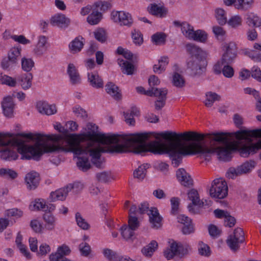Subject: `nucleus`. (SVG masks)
Segmentation results:
<instances>
[{
  "instance_id": "obj_44",
  "label": "nucleus",
  "mask_w": 261,
  "mask_h": 261,
  "mask_svg": "<svg viewBox=\"0 0 261 261\" xmlns=\"http://www.w3.org/2000/svg\"><path fill=\"white\" fill-rule=\"evenodd\" d=\"M190 39H193L201 42H204L207 39V35L205 32L199 30L194 32V35H193Z\"/></svg>"
},
{
  "instance_id": "obj_31",
  "label": "nucleus",
  "mask_w": 261,
  "mask_h": 261,
  "mask_svg": "<svg viewBox=\"0 0 261 261\" xmlns=\"http://www.w3.org/2000/svg\"><path fill=\"white\" fill-rule=\"evenodd\" d=\"M168 64V59L166 57H163L159 60L157 64H154L153 67V71L155 73H161L165 71L166 66Z\"/></svg>"
},
{
  "instance_id": "obj_41",
  "label": "nucleus",
  "mask_w": 261,
  "mask_h": 261,
  "mask_svg": "<svg viewBox=\"0 0 261 261\" xmlns=\"http://www.w3.org/2000/svg\"><path fill=\"white\" fill-rule=\"evenodd\" d=\"M216 17L218 23L221 25L225 24L227 22V18L225 11L221 8L216 9L215 10Z\"/></svg>"
},
{
  "instance_id": "obj_45",
  "label": "nucleus",
  "mask_w": 261,
  "mask_h": 261,
  "mask_svg": "<svg viewBox=\"0 0 261 261\" xmlns=\"http://www.w3.org/2000/svg\"><path fill=\"white\" fill-rule=\"evenodd\" d=\"M132 38L136 45H141L143 42V35L138 30H134L132 31Z\"/></svg>"
},
{
  "instance_id": "obj_55",
  "label": "nucleus",
  "mask_w": 261,
  "mask_h": 261,
  "mask_svg": "<svg viewBox=\"0 0 261 261\" xmlns=\"http://www.w3.org/2000/svg\"><path fill=\"white\" fill-rule=\"evenodd\" d=\"M93 9L98 10V12H104L107 10L110 7L109 3L105 2H98L94 3L93 5Z\"/></svg>"
},
{
  "instance_id": "obj_37",
  "label": "nucleus",
  "mask_w": 261,
  "mask_h": 261,
  "mask_svg": "<svg viewBox=\"0 0 261 261\" xmlns=\"http://www.w3.org/2000/svg\"><path fill=\"white\" fill-rule=\"evenodd\" d=\"M43 219L46 222L45 227L48 230L54 228L55 219L50 213H45L43 215Z\"/></svg>"
},
{
  "instance_id": "obj_61",
  "label": "nucleus",
  "mask_w": 261,
  "mask_h": 261,
  "mask_svg": "<svg viewBox=\"0 0 261 261\" xmlns=\"http://www.w3.org/2000/svg\"><path fill=\"white\" fill-rule=\"evenodd\" d=\"M199 254L205 256H209L211 254V250L208 246L202 243L200 244L198 249Z\"/></svg>"
},
{
  "instance_id": "obj_1",
  "label": "nucleus",
  "mask_w": 261,
  "mask_h": 261,
  "mask_svg": "<svg viewBox=\"0 0 261 261\" xmlns=\"http://www.w3.org/2000/svg\"><path fill=\"white\" fill-rule=\"evenodd\" d=\"M89 132L81 134L67 135H44L35 134V138L39 144L41 155L45 152L65 151L75 154H81L84 150L82 147H91L99 143L102 144H117L112 146L110 151L116 153L128 152L132 147L134 153L141 154L150 152L153 154H168L175 157L177 154L183 156L194 155V132L182 133L165 132L156 134L155 138L162 137L165 142L153 141L147 143L149 135L147 133L130 135L97 134L98 127L89 123L87 125Z\"/></svg>"
},
{
  "instance_id": "obj_16",
  "label": "nucleus",
  "mask_w": 261,
  "mask_h": 261,
  "mask_svg": "<svg viewBox=\"0 0 261 261\" xmlns=\"http://www.w3.org/2000/svg\"><path fill=\"white\" fill-rule=\"evenodd\" d=\"M37 108L40 113L47 115H53L57 112V109L55 105H49L44 101L38 102Z\"/></svg>"
},
{
  "instance_id": "obj_49",
  "label": "nucleus",
  "mask_w": 261,
  "mask_h": 261,
  "mask_svg": "<svg viewBox=\"0 0 261 261\" xmlns=\"http://www.w3.org/2000/svg\"><path fill=\"white\" fill-rule=\"evenodd\" d=\"M22 68L24 71L29 72L34 66V62L31 59L23 58L21 59Z\"/></svg>"
},
{
  "instance_id": "obj_29",
  "label": "nucleus",
  "mask_w": 261,
  "mask_h": 261,
  "mask_svg": "<svg viewBox=\"0 0 261 261\" xmlns=\"http://www.w3.org/2000/svg\"><path fill=\"white\" fill-rule=\"evenodd\" d=\"M118 64L121 67L122 72L127 74H132L134 70V66L128 61L118 59Z\"/></svg>"
},
{
  "instance_id": "obj_39",
  "label": "nucleus",
  "mask_w": 261,
  "mask_h": 261,
  "mask_svg": "<svg viewBox=\"0 0 261 261\" xmlns=\"http://www.w3.org/2000/svg\"><path fill=\"white\" fill-rule=\"evenodd\" d=\"M181 30L184 35L190 39L194 35L193 27L187 23H182L181 25Z\"/></svg>"
},
{
  "instance_id": "obj_33",
  "label": "nucleus",
  "mask_w": 261,
  "mask_h": 261,
  "mask_svg": "<svg viewBox=\"0 0 261 261\" xmlns=\"http://www.w3.org/2000/svg\"><path fill=\"white\" fill-rule=\"evenodd\" d=\"M46 203L43 199H36L30 205L31 211L45 210Z\"/></svg>"
},
{
  "instance_id": "obj_34",
  "label": "nucleus",
  "mask_w": 261,
  "mask_h": 261,
  "mask_svg": "<svg viewBox=\"0 0 261 261\" xmlns=\"http://www.w3.org/2000/svg\"><path fill=\"white\" fill-rule=\"evenodd\" d=\"M76 164L77 167L83 171H87L91 166L87 155L86 156H79Z\"/></svg>"
},
{
  "instance_id": "obj_17",
  "label": "nucleus",
  "mask_w": 261,
  "mask_h": 261,
  "mask_svg": "<svg viewBox=\"0 0 261 261\" xmlns=\"http://www.w3.org/2000/svg\"><path fill=\"white\" fill-rule=\"evenodd\" d=\"M148 12L154 16L160 17H165L168 12V10L164 6H159L156 4H151L147 8Z\"/></svg>"
},
{
  "instance_id": "obj_21",
  "label": "nucleus",
  "mask_w": 261,
  "mask_h": 261,
  "mask_svg": "<svg viewBox=\"0 0 261 261\" xmlns=\"http://www.w3.org/2000/svg\"><path fill=\"white\" fill-rule=\"evenodd\" d=\"M67 73L72 84H76L80 82V74L73 64L70 63L68 64Z\"/></svg>"
},
{
  "instance_id": "obj_35",
  "label": "nucleus",
  "mask_w": 261,
  "mask_h": 261,
  "mask_svg": "<svg viewBox=\"0 0 261 261\" xmlns=\"http://www.w3.org/2000/svg\"><path fill=\"white\" fill-rule=\"evenodd\" d=\"M166 35L164 33L158 32L151 36L152 42L156 45L164 44L166 42Z\"/></svg>"
},
{
  "instance_id": "obj_53",
  "label": "nucleus",
  "mask_w": 261,
  "mask_h": 261,
  "mask_svg": "<svg viewBox=\"0 0 261 261\" xmlns=\"http://www.w3.org/2000/svg\"><path fill=\"white\" fill-rule=\"evenodd\" d=\"M255 166V162L250 161L249 162H245L239 167L241 175L248 172L252 168Z\"/></svg>"
},
{
  "instance_id": "obj_58",
  "label": "nucleus",
  "mask_w": 261,
  "mask_h": 261,
  "mask_svg": "<svg viewBox=\"0 0 261 261\" xmlns=\"http://www.w3.org/2000/svg\"><path fill=\"white\" fill-rule=\"evenodd\" d=\"M232 237L239 240V242H243L245 241L244 233L243 229L241 228H237L234 230L233 234H231Z\"/></svg>"
},
{
  "instance_id": "obj_20",
  "label": "nucleus",
  "mask_w": 261,
  "mask_h": 261,
  "mask_svg": "<svg viewBox=\"0 0 261 261\" xmlns=\"http://www.w3.org/2000/svg\"><path fill=\"white\" fill-rule=\"evenodd\" d=\"M2 107L4 115L9 117H12L13 113L14 104L12 98L8 96L5 98L2 102Z\"/></svg>"
},
{
  "instance_id": "obj_26",
  "label": "nucleus",
  "mask_w": 261,
  "mask_h": 261,
  "mask_svg": "<svg viewBox=\"0 0 261 261\" xmlns=\"http://www.w3.org/2000/svg\"><path fill=\"white\" fill-rule=\"evenodd\" d=\"M158 243L155 241H152L147 245L144 247L141 252L147 257H151L158 248Z\"/></svg>"
},
{
  "instance_id": "obj_57",
  "label": "nucleus",
  "mask_w": 261,
  "mask_h": 261,
  "mask_svg": "<svg viewBox=\"0 0 261 261\" xmlns=\"http://www.w3.org/2000/svg\"><path fill=\"white\" fill-rule=\"evenodd\" d=\"M222 73L226 77L231 78L234 75V70L229 64H225L223 66Z\"/></svg>"
},
{
  "instance_id": "obj_64",
  "label": "nucleus",
  "mask_w": 261,
  "mask_h": 261,
  "mask_svg": "<svg viewBox=\"0 0 261 261\" xmlns=\"http://www.w3.org/2000/svg\"><path fill=\"white\" fill-rule=\"evenodd\" d=\"M96 178L97 180L102 182H108L110 178V174L107 172H102L98 173L96 174Z\"/></svg>"
},
{
  "instance_id": "obj_56",
  "label": "nucleus",
  "mask_w": 261,
  "mask_h": 261,
  "mask_svg": "<svg viewBox=\"0 0 261 261\" xmlns=\"http://www.w3.org/2000/svg\"><path fill=\"white\" fill-rule=\"evenodd\" d=\"M6 214L8 217H15L16 218H20L23 215V212L20 209L13 208L8 210Z\"/></svg>"
},
{
  "instance_id": "obj_38",
  "label": "nucleus",
  "mask_w": 261,
  "mask_h": 261,
  "mask_svg": "<svg viewBox=\"0 0 261 261\" xmlns=\"http://www.w3.org/2000/svg\"><path fill=\"white\" fill-rule=\"evenodd\" d=\"M95 38L101 43L105 42L107 40V34L106 31L102 28H98L94 32Z\"/></svg>"
},
{
  "instance_id": "obj_62",
  "label": "nucleus",
  "mask_w": 261,
  "mask_h": 261,
  "mask_svg": "<svg viewBox=\"0 0 261 261\" xmlns=\"http://www.w3.org/2000/svg\"><path fill=\"white\" fill-rule=\"evenodd\" d=\"M171 213L173 214L177 213L179 205V199L177 197H173L171 199Z\"/></svg>"
},
{
  "instance_id": "obj_40",
  "label": "nucleus",
  "mask_w": 261,
  "mask_h": 261,
  "mask_svg": "<svg viewBox=\"0 0 261 261\" xmlns=\"http://www.w3.org/2000/svg\"><path fill=\"white\" fill-rule=\"evenodd\" d=\"M253 2V0H238L234 7L237 9H247L252 7Z\"/></svg>"
},
{
  "instance_id": "obj_12",
  "label": "nucleus",
  "mask_w": 261,
  "mask_h": 261,
  "mask_svg": "<svg viewBox=\"0 0 261 261\" xmlns=\"http://www.w3.org/2000/svg\"><path fill=\"white\" fill-rule=\"evenodd\" d=\"M176 177L180 184L186 187L193 185V180L191 176L183 168H180L176 171Z\"/></svg>"
},
{
  "instance_id": "obj_27",
  "label": "nucleus",
  "mask_w": 261,
  "mask_h": 261,
  "mask_svg": "<svg viewBox=\"0 0 261 261\" xmlns=\"http://www.w3.org/2000/svg\"><path fill=\"white\" fill-rule=\"evenodd\" d=\"M102 17V13L98 12V10L93 9L92 13L87 17V21L91 25L98 24Z\"/></svg>"
},
{
  "instance_id": "obj_54",
  "label": "nucleus",
  "mask_w": 261,
  "mask_h": 261,
  "mask_svg": "<svg viewBox=\"0 0 261 261\" xmlns=\"http://www.w3.org/2000/svg\"><path fill=\"white\" fill-rule=\"evenodd\" d=\"M93 9L98 10V12H104L107 10L110 7L109 3L105 2H98L94 3L93 5Z\"/></svg>"
},
{
  "instance_id": "obj_42",
  "label": "nucleus",
  "mask_w": 261,
  "mask_h": 261,
  "mask_svg": "<svg viewBox=\"0 0 261 261\" xmlns=\"http://www.w3.org/2000/svg\"><path fill=\"white\" fill-rule=\"evenodd\" d=\"M186 49L188 52L192 55L191 57H199L202 53V50L200 47L192 44H187Z\"/></svg>"
},
{
  "instance_id": "obj_36",
  "label": "nucleus",
  "mask_w": 261,
  "mask_h": 261,
  "mask_svg": "<svg viewBox=\"0 0 261 261\" xmlns=\"http://www.w3.org/2000/svg\"><path fill=\"white\" fill-rule=\"evenodd\" d=\"M206 99L204 102L205 105L207 107L212 106L213 103L216 100H219L220 96L217 93L208 92L206 93Z\"/></svg>"
},
{
  "instance_id": "obj_23",
  "label": "nucleus",
  "mask_w": 261,
  "mask_h": 261,
  "mask_svg": "<svg viewBox=\"0 0 261 261\" xmlns=\"http://www.w3.org/2000/svg\"><path fill=\"white\" fill-rule=\"evenodd\" d=\"M167 93L168 90L165 88H152V89H148L147 95L149 96L156 97L158 99H166Z\"/></svg>"
},
{
  "instance_id": "obj_18",
  "label": "nucleus",
  "mask_w": 261,
  "mask_h": 261,
  "mask_svg": "<svg viewBox=\"0 0 261 261\" xmlns=\"http://www.w3.org/2000/svg\"><path fill=\"white\" fill-rule=\"evenodd\" d=\"M70 253L69 248L66 245H63L58 248L57 252L51 253L49 255L50 261H60V259L65 255H67Z\"/></svg>"
},
{
  "instance_id": "obj_47",
  "label": "nucleus",
  "mask_w": 261,
  "mask_h": 261,
  "mask_svg": "<svg viewBox=\"0 0 261 261\" xmlns=\"http://www.w3.org/2000/svg\"><path fill=\"white\" fill-rule=\"evenodd\" d=\"M147 165H143L139 167V168L134 172V176L140 179H143L146 175V170L147 168Z\"/></svg>"
},
{
  "instance_id": "obj_15",
  "label": "nucleus",
  "mask_w": 261,
  "mask_h": 261,
  "mask_svg": "<svg viewBox=\"0 0 261 261\" xmlns=\"http://www.w3.org/2000/svg\"><path fill=\"white\" fill-rule=\"evenodd\" d=\"M50 22L54 26L65 28L69 24L70 19L64 15L59 14L51 17Z\"/></svg>"
},
{
  "instance_id": "obj_48",
  "label": "nucleus",
  "mask_w": 261,
  "mask_h": 261,
  "mask_svg": "<svg viewBox=\"0 0 261 261\" xmlns=\"http://www.w3.org/2000/svg\"><path fill=\"white\" fill-rule=\"evenodd\" d=\"M247 23L249 25L258 27L261 25V18L255 15H249L247 18Z\"/></svg>"
},
{
  "instance_id": "obj_60",
  "label": "nucleus",
  "mask_w": 261,
  "mask_h": 261,
  "mask_svg": "<svg viewBox=\"0 0 261 261\" xmlns=\"http://www.w3.org/2000/svg\"><path fill=\"white\" fill-rule=\"evenodd\" d=\"M228 24L233 28H236L241 25L242 18L239 16H233L228 21Z\"/></svg>"
},
{
  "instance_id": "obj_22",
  "label": "nucleus",
  "mask_w": 261,
  "mask_h": 261,
  "mask_svg": "<svg viewBox=\"0 0 261 261\" xmlns=\"http://www.w3.org/2000/svg\"><path fill=\"white\" fill-rule=\"evenodd\" d=\"M88 81L94 88H100L103 87V82L99 75L96 73L91 72L88 74Z\"/></svg>"
},
{
  "instance_id": "obj_24",
  "label": "nucleus",
  "mask_w": 261,
  "mask_h": 261,
  "mask_svg": "<svg viewBox=\"0 0 261 261\" xmlns=\"http://www.w3.org/2000/svg\"><path fill=\"white\" fill-rule=\"evenodd\" d=\"M32 74L29 73L18 76L17 77V81L23 89L27 90L31 88L32 86Z\"/></svg>"
},
{
  "instance_id": "obj_30",
  "label": "nucleus",
  "mask_w": 261,
  "mask_h": 261,
  "mask_svg": "<svg viewBox=\"0 0 261 261\" xmlns=\"http://www.w3.org/2000/svg\"><path fill=\"white\" fill-rule=\"evenodd\" d=\"M172 83L175 87L182 88L185 86L186 81L183 75L177 72H174L172 75Z\"/></svg>"
},
{
  "instance_id": "obj_25",
  "label": "nucleus",
  "mask_w": 261,
  "mask_h": 261,
  "mask_svg": "<svg viewBox=\"0 0 261 261\" xmlns=\"http://www.w3.org/2000/svg\"><path fill=\"white\" fill-rule=\"evenodd\" d=\"M47 39L45 36L39 37L38 42L34 48V53L37 55H42L47 50Z\"/></svg>"
},
{
  "instance_id": "obj_5",
  "label": "nucleus",
  "mask_w": 261,
  "mask_h": 261,
  "mask_svg": "<svg viewBox=\"0 0 261 261\" xmlns=\"http://www.w3.org/2000/svg\"><path fill=\"white\" fill-rule=\"evenodd\" d=\"M205 60L199 57H191L187 62V68L193 76H199L205 71Z\"/></svg>"
},
{
  "instance_id": "obj_28",
  "label": "nucleus",
  "mask_w": 261,
  "mask_h": 261,
  "mask_svg": "<svg viewBox=\"0 0 261 261\" xmlns=\"http://www.w3.org/2000/svg\"><path fill=\"white\" fill-rule=\"evenodd\" d=\"M120 230L122 237L126 241L132 242L135 239V230L130 229L126 225L122 226Z\"/></svg>"
},
{
  "instance_id": "obj_50",
  "label": "nucleus",
  "mask_w": 261,
  "mask_h": 261,
  "mask_svg": "<svg viewBox=\"0 0 261 261\" xmlns=\"http://www.w3.org/2000/svg\"><path fill=\"white\" fill-rule=\"evenodd\" d=\"M130 229L136 230L140 226V222L135 216H128V226Z\"/></svg>"
},
{
  "instance_id": "obj_2",
  "label": "nucleus",
  "mask_w": 261,
  "mask_h": 261,
  "mask_svg": "<svg viewBox=\"0 0 261 261\" xmlns=\"http://www.w3.org/2000/svg\"><path fill=\"white\" fill-rule=\"evenodd\" d=\"M12 137V134L0 133V145H6L12 143L19 146L18 151L21 154V159L39 160L41 156L39 144L34 138L35 134L19 133L13 138L8 139L6 137Z\"/></svg>"
},
{
  "instance_id": "obj_6",
  "label": "nucleus",
  "mask_w": 261,
  "mask_h": 261,
  "mask_svg": "<svg viewBox=\"0 0 261 261\" xmlns=\"http://www.w3.org/2000/svg\"><path fill=\"white\" fill-rule=\"evenodd\" d=\"M188 252V250L185 248L180 243L173 241L170 245L169 248L164 251V256L168 259H171L175 257L181 258Z\"/></svg>"
},
{
  "instance_id": "obj_3",
  "label": "nucleus",
  "mask_w": 261,
  "mask_h": 261,
  "mask_svg": "<svg viewBox=\"0 0 261 261\" xmlns=\"http://www.w3.org/2000/svg\"><path fill=\"white\" fill-rule=\"evenodd\" d=\"M210 196L214 199H221L228 195V187L226 182L222 178L214 179L209 190Z\"/></svg>"
},
{
  "instance_id": "obj_13",
  "label": "nucleus",
  "mask_w": 261,
  "mask_h": 261,
  "mask_svg": "<svg viewBox=\"0 0 261 261\" xmlns=\"http://www.w3.org/2000/svg\"><path fill=\"white\" fill-rule=\"evenodd\" d=\"M72 189L70 186H67L66 187L60 189L50 193V197L52 201L57 200H64L68 192Z\"/></svg>"
},
{
  "instance_id": "obj_19",
  "label": "nucleus",
  "mask_w": 261,
  "mask_h": 261,
  "mask_svg": "<svg viewBox=\"0 0 261 261\" xmlns=\"http://www.w3.org/2000/svg\"><path fill=\"white\" fill-rule=\"evenodd\" d=\"M106 90L115 100H120L121 98L119 88L113 83L108 82L106 85Z\"/></svg>"
},
{
  "instance_id": "obj_63",
  "label": "nucleus",
  "mask_w": 261,
  "mask_h": 261,
  "mask_svg": "<svg viewBox=\"0 0 261 261\" xmlns=\"http://www.w3.org/2000/svg\"><path fill=\"white\" fill-rule=\"evenodd\" d=\"M208 232L210 236L213 238H217L220 236L221 231L215 225L211 224L208 226Z\"/></svg>"
},
{
  "instance_id": "obj_59",
  "label": "nucleus",
  "mask_w": 261,
  "mask_h": 261,
  "mask_svg": "<svg viewBox=\"0 0 261 261\" xmlns=\"http://www.w3.org/2000/svg\"><path fill=\"white\" fill-rule=\"evenodd\" d=\"M0 175L14 179L17 177V174L14 171L10 169L2 168L0 169Z\"/></svg>"
},
{
  "instance_id": "obj_14",
  "label": "nucleus",
  "mask_w": 261,
  "mask_h": 261,
  "mask_svg": "<svg viewBox=\"0 0 261 261\" xmlns=\"http://www.w3.org/2000/svg\"><path fill=\"white\" fill-rule=\"evenodd\" d=\"M3 146L8 147L0 151L1 158L4 160H15L17 158V155L14 151L12 150L11 148L12 146H17L18 152L20 153L18 151L19 146L16 144H12V143Z\"/></svg>"
},
{
  "instance_id": "obj_52",
  "label": "nucleus",
  "mask_w": 261,
  "mask_h": 261,
  "mask_svg": "<svg viewBox=\"0 0 261 261\" xmlns=\"http://www.w3.org/2000/svg\"><path fill=\"white\" fill-rule=\"evenodd\" d=\"M0 83L11 87H15L16 85V81L14 79L6 75H2L0 77Z\"/></svg>"
},
{
  "instance_id": "obj_8",
  "label": "nucleus",
  "mask_w": 261,
  "mask_h": 261,
  "mask_svg": "<svg viewBox=\"0 0 261 261\" xmlns=\"http://www.w3.org/2000/svg\"><path fill=\"white\" fill-rule=\"evenodd\" d=\"M224 53L222 57V63L226 64L231 63L237 55V44L233 42L225 43L223 46Z\"/></svg>"
},
{
  "instance_id": "obj_46",
  "label": "nucleus",
  "mask_w": 261,
  "mask_h": 261,
  "mask_svg": "<svg viewBox=\"0 0 261 261\" xmlns=\"http://www.w3.org/2000/svg\"><path fill=\"white\" fill-rule=\"evenodd\" d=\"M102 252L105 257L110 261H117L118 259L117 253L110 249H104Z\"/></svg>"
},
{
  "instance_id": "obj_32",
  "label": "nucleus",
  "mask_w": 261,
  "mask_h": 261,
  "mask_svg": "<svg viewBox=\"0 0 261 261\" xmlns=\"http://www.w3.org/2000/svg\"><path fill=\"white\" fill-rule=\"evenodd\" d=\"M81 39L79 37H76L70 43L69 48L73 53L81 51L83 47L84 43L82 41L83 38L81 37Z\"/></svg>"
},
{
  "instance_id": "obj_10",
  "label": "nucleus",
  "mask_w": 261,
  "mask_h": 261,
  "mask_svg": "<svg viewBox=\"0 0 261 261\" xmlns=\"http://www.w3.org/2000/svg\"><path fill=\"white\" fill-rule=\"evenodd\" d=\"M111 16L113 21L121 26L130 27L133 22L131 15L124 11L113 12Z\"/></svg>"
},
{
  "instance_id": "obj_43",
  "label": "nucleus",
  "mask_w": 261,
  "mask_h": 261,
  "mask_svg": "<svg viewBox=\"0 0 261 261\" xmlns=\"http://www.w3.org/2000/svg\"><path fill=\"white\" fill-rule=\"evenodd\" d=\"M226 243L231 250L237 251L239 248V244L242 243L243 242H239V240H237V239L230 235L226 240Z\"/></svg>"
},
{
  "instance_id": "obj_11",
  "label": "nucleus",
  "mask_w": 261,
  "mask_h": 261,
  "mask_svg": "<svg viewBox=\"0 0 261 261\" xmlns=\"http://www.w3.org/2000/svg\"><path fill=\"white\" fill-rule=\"evenodd\" d=\"M40 179L39 175L36 172H31L27 174L25 182L27 188L30 190H35L38 186Z\"/></svg>"
},
{
  "instance_id": "obj_4",
  "label": "nucleus",
  "mask_w": 261,
  "mask_h": 261,
  "mask_svg": "<svg viewBox=\"0 0 261 261\" xmlns=\"http://www.w3.org/2000/svg\"><path fill=\"white\" fill-rule=\"evenodd\" d=\"M112 147H110L108 150H106L103 147L100 146L99 145L92 146L91 147L84 146L82 147V149L84 150L83 151L79 154H76L77 155H87L88 153L90 156H91V161L92 163L95 165L96 167L98 168H100L101 165V162L99 161L101 153L105 152H110V150Z\"/></svg>"
},
{
  "instance_id": "obj_51",
  "label": "nucleus",
  "mask_w": 261,
  "mask_h": 261,
  "mask_svg": "<svg viewBox=\"0 0 261 261\" xmlns=\"http://www.w3.org/2000/svg\"><path fill=\"white\" fill-rule=\"evenodd\" d=\"M75 218L77 224L82 229L87 230L89 228V224L86 220L81 216L80 213L77 212L75 214Z\"/></svg>"
},
{
  "instance_id": "obj_7",
  "label": "nucleus",
  "mask_w": 261,
  "mask_h": 261,
  "mask_svg": "<svg viewBox=\"0 0 261 261\" xmlns=\"http://www.w3.org/2000/svg\"><path fill=\"white\" fill-rule=\"evenodd\" d=\"M20 51L21 49L18 48H11L8 53V57L4 58L2 61V68L6 69L12 68L16 64L20 57Z\"/></svg>"
},
{
  "instance_id": "obj_9",
  "label": "nucleus",
  "mask_w": 261,
  "mask_h": 261,
  "mask_svg": "<svg viewBox=\"0 0 261 261\" xmlns=\"http://www.w3.org/2000/svg\"><path fill=\"white\" fill-rule=\"evenodd\" d=\"M188 197L189 200L192 201L188 206L189 211L193 214H198L199 212L194 206H198L202 207L204 204V202L200 200L199 193L197 190L192 189L187 193Z\"/></svg>"
}]
</instances>
